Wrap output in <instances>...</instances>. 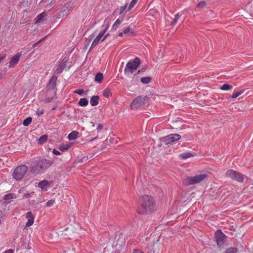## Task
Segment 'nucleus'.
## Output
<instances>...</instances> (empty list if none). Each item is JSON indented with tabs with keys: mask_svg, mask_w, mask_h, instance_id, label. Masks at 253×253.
I'll return each mask as SVG.
<instances>
[{
	"mask_svg": "<svg viewBox=\"0 0 253 253\" xmlns=\"http://www.w3.org/2000/svg\"><path fill=\"white\" fill-rule=\"evenodd\" d=\"M154 210L155 205L153 198L148 195H145L140 199L139 205L137 209L139 213H148Z\"/></svg>",
	"mask_w": 253,
	"mask_h": 253,
	"instance_id": "1",
	"label": "nucleus"
},
{
	"mask_svg": "<svg viewBox=\"0 0 253 253\" xmlns=\"http://www.w3.org/2000/svg\"><path fill=\"white\" fill-rule=\"evenodd\" d=\"M51 165V162L46 159H42L33 165L31 169V172L34 174H38L44 171Z\"/></svg>",
	"mask_w": 253,
	"mask_h": 253,
	"instance_id": "2",
	"label": "nucleus"
},
{
	"mask_svg": "<svg viewBox=\"0 0 253 253\" xmlns=\"http://www.w3.org/2000/svg\"><path fill=\"white\" fill-rule=\"evenodd\" d=\"M140 59L136 57L132 60H130L126 65L124 72L125 73L133 74L137 69L140 64Z\"/></svg>",
	"mask_w": 253,
	"mask_h": 253,
	"instance_id": "3",
	"label": "nucleus"
},
{
	"mask_svg": "<svg viewBox=\"0 0 253 253\" xmlns=\"http://www.w3.org/2000/svg\"><path fill=\"white\" fill-rule=\"evenodd\" d=\"M28 168L24 165H20L17 167L13 171L12 176L16 180H21L27 172Z\"/></svg>",
	"mask_w": 253,
	"mask_h": 253,
	"instance_id": "4",
	"label": "nucleus"
},
{
	"mask_svg": "<svg viewBox=\"0 0 253 253\" xmlns=\"http://www.w3.org/2000/svg\"><path fill=\"white\" fill-rule=\"evenodd\" d=\"M207 177V174H201L192 177H188L185 179L184 183L186 185L198 183L206 179Z\"/></svg>",
	"mask_w": 253,
	"mask_h": 253,
	"instance_id": "5",
	"label": "nucleus"
},
{
	"mask_svg": "<svg viewBox=\"0 0 253 253\" xmlns=\"http://www.w3.org/2000/svg\"><path fill=\"white\" fill-rule=\"evenodd\" d=\"M226 176L239 182H243L244 180L243 175L233 169L227 170L226 172Z\"/></svg>",
	"mask_w": 253,
	"mask_h": 253,
	"instance_id": "6",
	"label": "nucleus"
},
{
	"mask_svg": "<svg viewBox=\"0 0 253 253\" xmlns=\"http://www.w3.org/2000/svg\"><path fill=\"white\" fill-rule=\"evenodd\" d=\"M146 97L143 96H138L136 97L132 101L130 105L132 109H137L145 104Z\"/></svg>",
	"mask_w": 253,
	"mask_h": 253,
	"instance_id": "7",
	"label": "nucleus"
},
{
	"mask_svg": "<svg viewBox=\"0 0 253 253\" xmlns=\"http://www.w3.org/2000/svg\"><path fill=\"white\" fill-rule=\"evenodd\" d=\"M181 136L178 134H170L163 138V141L166 144H171L180 139Z\"/></svg>",
	"mask_w": 253,
	"mask_h": 253,
	"instance_id": "8",
	"label": "nucleus"
},
{
	"mask_svg": "<svg viewBox=\"0 0 253 253\" xmlns=\"http://www.w3.org/2000/svg\"><path fill=\"white\" fill-rule=\"evenodd\" d=\"M215 238L218 247L222 246L224 243L226 235L220 230H217L215 233Z\"/></svg>",
	"mask_w": 253,
	"mask_h": 253,
	"instance_id": "9",
	"label": "nucleus"
},
{
	"mask_svg": "<svg viewBox=\"0 0 253 253\" xmlns=\"http://www.w3.org/2000/svg\"><path fill=\"white\" fill-rule=\"evenodd\" d=\"M27 221L25 223V228H27L32 226L34 222V217L31 211H28L25 215Z\"/></svg>",
	"mask_w": 253,
	"mask_h": 253,
	"instance_id": "10",
	"label": "nucleus"
},
{
	"mask_svg": "<svg viewBox=\"0 0 253 253\" xmlns=\"http://www.w3.org/2000/svg\"><path fill=\"white\" fill-rule=\"evenodd\" d=\"M21 55V53H18L10 58L9 65V68L14 67L18 63Z\"/></svg>",
	"mask_w": 253,
	"mask_h": 253,
	"instance_id": "11",
	"label": "nucleus"
},
{
	"mask_svg": "<svg viewBox=\"0 0 253 253\" xmlns=\"http://www.w3.org/2000/svg\"><path fill=\"white\" fill-rule=\"evenodd\" d=\"M50 185V182L46 180H43L38 183V186L42 191H46Z\"/></svg>",
	"mask_w": 253,
	"mask_h": 253,
	"instance_id": "12",
	"label": "nucleus"
},
{
	"mask_svg": "<svg viewBox=\"0 0 253 253\" xmlns=\"http://www.w3.org/2000/svg\"><path fill=\"white\" fill-rule=\"evenodd\" d=\"M57 80V77L53 75L51 77V78L49 80L48 84L47 85V87L49 88H55L56 84V81Z\"/></svg>",
	"mask_w": 253,
	"mask_h": 253,
	"instance_id": "13",
	"label": "nucleus"
},
{
	"mask_svg": "<svg viewBox=\"0 0 253 253\" xmlns=\"http://www.w3.org/2000/svg\"><path fill=\"white\" fill-rule=\"evenodd\" d=\"M102 27L104 28L103 30L101 31L98 35V36L101 38L103 36L109 27V23L107 20H104V24L102 25Z\"/></svg>",
	"mask_w": 253,
	"mask_h": 253,
	"instance_id": "14",
	"label": "nucleus"
},
{
	"mask_svg": "<svg viewBox=\"0 0 253 253\" xmlns=\"http://www.w3.org/2000/svg\"><path fill=\"white\" fill-rule=\"evenodd\" d=\"M46 16V13L44 12L39 14L35 19V24H38L42 21H43Z\"/></svg>",
	"mask_w": 253,
	"mask_h": 253,
	"instance_id": "15",
	"label": "nucleus"
},
{
	"mask_svg": "<svg viewBox=\"0 0 253 253\" xmlns=\"http://www.w3.org/2000/svg\"><path fill=\"white\" fill-rule=\"evenodd\" d=\"M78 132L77 131H73L68 134V138L70 140H76L78 138Z\"/></svg>",
	"mask_w": 253,
	"mask_h": 253,
	"instance_id": "16",
	"label": "nucleus"
},
{
	"mask_svg": "<svg viewBox=\"0 0 253 253\" xmlns=\"http://www.w3.org/2000/svg\"><path fill=\"white\" fill-rule=\"evenodd\" d=\"M66 64H65V62L60 63L56 68V70L55 71L56 73L57 74L61 73L63 72L65 67H66Z\"/></svg>",
	"mask_w": 253,
	"mask_h": 253,
	"instance_id": "17",
	"label": "nucleus"
},
{
	"mask_svg": "<svg viewBox=\"0 0 253 253\" xmlns=\"http://www.w3.org/2000/svg\"><path fill=\"white\" fill-rule=\"evenodd\" d=\"M99 97L97 95L93 96L90 100V103L92 106H95L98 104Z\"/></svg>",
	"mask_w": 253,
	"mask_h": 253,
	"instance_id": "18",
	"label": "nucleus"
},
{
	"mask_svg": "<svg viewBox=\"0 0 253 253\" xmlns=\"http://www.w3.org/2000/svg\"><path fill=\"white\" fill-rule=\"evenodd\" d=\"M194 156V155L190 152H184L179 155V158L181 159H186Z\"/></svg>",
	"mask_w": 253,
	"mask_h": 253,
	"instance_id": "19",
	"label": "nucleus"
},
{
	"mask_svg": "<svg viewBox=\"0 0 253 253\" xmlns=\"http://www.w3.org/2000/svg\"><path fill=\"white\" fill-rule=\"evenodd\" d=\"M88 103V101L85 98H81L78 102L80 106H86Z\"/></svg>",
	"mask_w": 253,
	"mask_h": 253,
	"instance_id": "20",
	"label": "nucleus"
},
{
	"mask_svg": "<svg viewBox=\"0 0 253 253\" xmlns=\"http://www.w3.org/2000/svg\"><path fill=\"white\" fill-rule=\"evenodd\" d=\"M101 38L97 36L93 41L90 48H92L96 46L100 41Z\"/></svg>",
	"mask_w": 253,
	"mask_h": 253,
	"instance_id": "21",
	"label": "nucleus"
},
{
	"mask_svg": "<svg viewBox=\"0 0 253 253\" xmlns=\"http://www.w3.org/2000/svg\"><path fill=\"white\" fill-rule=\"evenodd\" d=\"M103 79V74L100 72L97 73L95 77V81L98 82V83L101 82Z\"/></svg>",
	"mask_w": 253,
	"mask_h": 253,
	"instance_id": "22",
	"label": "nucleus"
},
{
	"mask_svg": "<svg viewBox=\"0 0 253 253\" xmlns=\"http://www.w3.org/2000/svg\"><path fill=\"white\" fill-rule=\"evenodd\" d=\"M103 95L105 97L108 98L112 95L111 90L108 88H105L103 91Z\"/></svg>",
	"mask_w": 253,
	"mask_h": 253,
	"instance_id": "23",
	"label": "nucleus"
},
{
	"mask_svg": "<svg viewBox=\"0 0 253 253\" xmlns=\"http://www.w3.org/2000/svg\"><path fill=\"white\" fill-rule=\"evenodd\" d=\"M233 86L231 85H230L227 84H223L220 88L223 90H229L232 89Z\"/></svg>",
	"mask_w": 253,
	"mask_h": 253,
	"instance_id": "24",
	"label": "nucleus"
},
{
	"mask_svg": "<svg viewBox=\"0 0 253 253\" xmlns=\"http://www.w3.org/2000/svg\"><path fill=\"white\" fill-rule=\"evenodd\" d=\"M140 81L142 83L144 84H149L151 81V78L149 77H146L141 78Z\"/></svg>",
	"mask_w": 253,
	"mask_h": 253,
	"instance_id": "25",
	"label": "nucleus"
},
{
	"mask_svg": "<svg viewBox=\"0 0 253 253\" xmlns=\"http://www.w3.org/2000/svg\"><path fill=\"white\" fill-rule=\"evenodd\" d=\"M121 21L119 19H117L112 26V29L114 30H116L117 28L119 27V25L121 24Z\"/></svg>",
	"mask_w": 253,
	"mask_h": 253,
	"instance_id": "26",
	"label": "nucleus"
},
{
	"mask_svg": "<svg viewBox=\"0 0 253 253\" xmlns=\"http://www.w3.org/2000/svg\"><path fill=\"white\" fill-rule=\"evenodd\" d=\"M47 139V136L46 135H43L39 139V143L42 144L45 143Z\"/></svg>",
	"mask_w": 253,
	"mask_h": 253,
	"instance_id": "27",
	"label": "nucleus"
},
{
	"mask_svg": "<svg viewBox=\"0 0 253 253\" xmlns=\"http://www.w3.org/2000/svg\"><path fill=\"white\" fill-rule=\"evenodd\" d=\"M130 31V28L129 27H126V28L125 29H124V30L123 31V32H120L118 36L119 37H123L124 35H126L127 33H128Z\"/></svg>",
	"mask_w": 253,
	"mask_h": 253,
	"instance_id": "28",
	"label": "nucleus"
},
{
	"mask_svg": "<svg viewBox=\"0 0 253 253\" xmlns=\"http://www.w3.org/2000/svg\"><path fill=\"white\" fill-rule=\"evenodd\" d=\"M238 252V249L236 248L231 247L227 249L225 253H237Z\"/></svg>",
	"mask_w": 253,
	"mask_h": 253,
	"instance_id": "29",
	"label": "nucleus"
},
{
	"mask_svg": "<svg viewBox=\"0 0 253 253\" xmlns=\"http://www.w3.org/2000/svg\"><path fill=\"white\" fill-rule=\"evenodd\" d=\"M14 198H15V197H14L12 194L9 193V194H7L4 196V199L5 201H10L12 199H14Z\"/></svg>",
	"mask_w": 253,
	"mask_h": 253,
	"instance_id": "30",
	"label": "nucleus"
},
{
	"mask_svg": "<svg viewBox=\"0 0 253 253\" xmlns=\"http://www.w3.org/2000/svg\"><path fill=\"white\" fill-rule=\"evenodd\" d=\"M138 0H132L128 7L127 11H130L137 3Z\"/></svg>",
	"mask_w": 253,
	"mask_h": 253,
	"instance_id": "31",
	"label": "nucleus"
},
{
	"mask_svg": "<svg viewBox=\"0 0 253 253\" xmlns=\"http://www.w3.org/2000/svg\"><path fill=\"white\" fill-rule=\"evenodd\" d=\"M32 118L28 117L24 120L23 124L25 126H28V125H29L31 124V123L32 122Z\"/></svg>",
	"mask_w": 253,
	"mask_h": 253,
	"instance_id": "32",
	"label": "nucleus"
},
{
	"mask_svg": "<svg viewBox=\"0 0 253 253\" xmlns=\"http://www.w3.org/2000/svg\"><path fill=\"white\" fill-rule=\"evenodd\" d=\"M243 92H244V91L242 90H241V91H239L238 92H233L231 96V98H236L238 97L239 95L242 94Z\"/></svg>",
	"mask_w": 253,
	"mask_h": 253,
	"instance_id": "33",
	"label": "nucleus"
},
{
	"mask_svg": "<svg viewBox=\"0 0 253 253\" xmlns=\"http://www.w3.org/2000/svg\"><path fill=\"white\" fill-rule=\"evenodd\" d=\"M71 146V144L63 145L60 147V149L62 151L67 150Z\"/></svg>",
	"mask_w": 253,
	"mask_h": 253,
	"instance_id": "34",
	"label": "nucleus"
},
{
	"mask_svg": "<svg viewBox=\"0 0 253 253\" xmlns=\"http://www.w3.org/2000/svg\"><path fill=\"white\" fill-rule=\"evenodd\" d=\"M179 16H179V14H176L174 15V19L173 21L171 23V25L172 26H173L175 24L177 20L179 19Z\"/></svg>",
	"mask_w": 253,
	"mask_h": 253,
	"instance_id": "35",
	"label": "nucleus"
},
{
	"mask_svg": "<svg viewBox=\"0 0 253 253\" xmlns=\"http://www.w3.org/2000/svg\"><path fill=\"white\" fill-rule=\"evenodd\" d=\"M84 92L83 89H78L74 91V93H77L80 95H82L84 93Z\"/></svg>",
	"mask_w": 253,
	"mask_h": 253,
	"instance_id": "36",
	"label": "nucleus"
},
{
	"mask_svg": "<svg viewBox=\"0 0 253 253\" xmlns=\"http://www.w3.org/2000/svg\"><path fill=\"white\" fill-rule=\"evenodd\" d=\"M55 201L54 200H49L48 202L46 203V206L47 207H51L53 206V205L54 204Z\"/></svg>",
	"mask_w": 253,
	"mask_h": 253,
	"instance_id": "37",
	"label": "nucleus"
},
{
	"mask_svg": "<svg viewBox=\"0 0 253 253\" xmlns=\"http://www.w3.org/2000/svg\"><path fill=\"white\" fill-rule=\"evenodd\" d=\"M206 2L205 1H200L197 5V7H203L206 5Z\"/></svg>",
	"mask_w": 253,
	"mask_h": 253,
	"instance_id": "38",
	"label": "nucleus"
},
{
	"mask_svg": "<svg viewBox=\"0 0 253 253\" xmlns=\"http://www.w3.org/2000/svg\"><path fill=\"white\" fill-rule=\"evenodd\" d=\"M127 6V3H126V4L124 6H122L121 7L120 14H122L125 11Z\"/></svg>",
	"mask_w": 253,
	"mask_h": 253,
	"instance_id": "39",
	"label": "nucleus"
},
{
	"mask_svg": "<svg viewBox=\"0 0 253 253\" xmlns=\"http://www.w3.org/2000/svg\"><path fill=\"white\" fill-rule=\"evenodd\" d=\"M103 127V126L101 124H98L96 127L97 132H100L102 129Z\"/></svg>",
	"mask_w": 253,
	"mask_h": 253,
	"instance_id": "40",
	"label": "nucleus"
},
{
	"mask_svg": "<svg viewBox=\"0 0 253 253\" xmlns=\"http://www.w3.org/2000/svg\"><path fill=\"white\" fill-rule=\"evenodd\" d=\"M53 97H49L44 99V101L46 103H49L51 102L53 100Z\"/></svg>",
	"mask_w": 253,
	"mask_h": 253,
	"instance_id": "41",
	"label": "nucleus"
},
{
	"mask_svg": "<svg viewBox=\"0 0 253 253\" xmlns=\"http://www.w3.org/2000/svg\"><path fill=\"white\" fill-rule=\"evenodd\" d=\"M44 112V110L43 109L42 110H37L36 111V114L38 115V116H41L42 115Z\"/></svg>",
	"mask_w": 253,
	"mask_h": 253,
	"instance_id": "42",
	"label": "nucleus"
},
{
	"mask_svg": "<svg viewBox=\"0 0 253 253\" xmlns=\"http://www.w3.org/2000/svg\"><path fill=\"white\" fill-rule=\"evenodd\" d=\"M52 153L55 155H60L61 154V153L59 151L55 149L53 150Z\"/></svg>",
	"mask_w": 253,
	"mask_h": 253,
	"instance_id": "43",
	"label": "nucleus"
},
{
	"mask_svg": "<svg viewBox=\"0 0 253 253\" xmlns=\"http://www.w3.org/2000/svg\"><path fill=\"white\" fill-rule=\"evenodd\" d=\"M46 38V37H45L44 38H43V39H41V40H40L38 42L34 43L33 45V47H35L38 44H39V43H40L43 40H44L45 38Z\"/></svg>",
	"mask_w": 253,
	"mask_h": 253,
	"instance_id": "44",
	"label": "nucleus"
},
{
	"mask_svg": "<svg viewBox=\"0 0 253 253\" xmlns=\"http://www.w3.org/2000/svg\"><path fill=\"white\" fill-rule=\"evenodd\" d=\"M6 57L5 54H0V63L1 62V61L4 59Z\"/></svg>",
	"mask_w": 253,
	"mask_h": 253,
	"instance_id": "45",
	"label": "nucleus"
},
{
	"mask_svg": "<svg viewBox=\"0 0 253 253\" xmlns=\"http://www.w3.org/2000/svg\"><path fill=\"white\" fill-rule=\"evenodd\" d=\"M3 253H14V251L13 250L10 249L6 251Z\"/></svg>",
	"mask_w": 253,
	"mask_h": 253,
	"instance_id": "46",
	"label": "nucleus"
},
{
	"mask_svg": "<svg viewBox=\"0 0 253 253\" xmlns=\"http://www.w3.org/2000/svg\"><path fill=\"white\" fill-rule=\"evenodd\" d=\"M109 34H107L105 35L104 37L103 38V39L102 40V41H104L108 36H109Z\"/></svg>",
	"mask_w": 253,
	"mask_h": 253,
	"instance_id": "47",
	"label": "nucleus"
},
{
	"mask_svg": "<svg viewBox=\"0 0 253 253\" xmlns=\"http://www.w3.org/2000/svg\"><path fill=\"white\" fill-rule=\"evenodd\" d=\"M133 253H143L142 252H141V251L137 250V251H135Z\"/></svg>",
	"mask_w": 253,
	"mask_h": 253,
	"instance_id": "48",
	"label": "nucleus"
},
{
	"mask_svg": "<svg viewBox=\"0 0 253 253\" xmlns=\"http://www.w3.org/2000/svg\"><path fill=\"white\" fill-rule=\"evenodd\" d=\"M97 137H98V136H96V137H95L93 138L92 139H90V140H89V142H92L93 141H94V140H95L96 139H97Z\"/></svg>",
	"mask_w": 253,
	"mask_h": 253,
	"instance_id": "49",
	"label": "nucleus"
},
{
	"mask_svg": "<svg viewBox=\"0 0 253 253\" xmlns=\"http://www.w3.org/2000/svg\"><path fill=\"white\" fill-rule=\"evenodd\" d=\"M30 194H29V193H28V194H25L24 195V197H25V198H28V197H30Z\"/></svg>",
	"mask_w": 253,
	"mask_h": 253,
	"instance_id": "50",
	"label": "nucleus"
},
{
	"mask_svg": "<svg viewBox=\"0 0 253 253\" xmlns=\"http://www.w3.org/2000/svg\"><path fill=\"white\" fill-rule=\"evenodd\" d=\"M90 123L92 125V126H93V127L95 125H94V124L92 122H91Z\"/></svg>",
	"mask_w": 253,
	"mask_h": 253,
	"instance_id": "51",
	"label": "nucleus"
},
{
	"mask_svg": "<svg viewBox=\"0 0 253 253\" xmlns=\"http://www.w3.org/2000/svg\"><path fill=\"white\" fill-rule=\"evenodd\" d=\"M1 78V74H0V79Z\"/></svg>",
	"mask_w": 253,
	"mask_h": 253,
	"instance_id": "52",
	"label": "nucleus"
}]
</instances>
